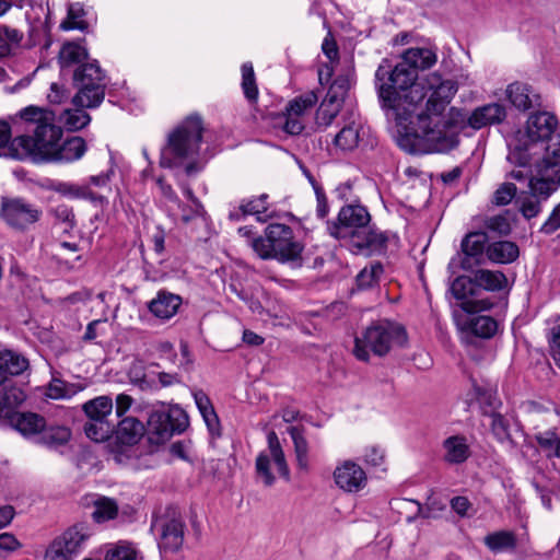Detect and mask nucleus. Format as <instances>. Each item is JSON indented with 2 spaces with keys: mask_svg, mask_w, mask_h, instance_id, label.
<instances>
[{
  "mask_svg": "<svg viewBox=\"0 0 560 560\" xmlns=\"http://www.w3.org/2000/svg\"><path fill=\"white\" fill-rule=\"evenodd\" d=\"M417 80L418 72L401 56L395 67L383 60L375 71L381 108L401 128V148L409 150L406 140L422 141L429 150L447 149L455 142L454 126L464 121L455 107L444 113L458 86L435 72Z\"/></svg>",
  "mask_w": 560,
  "mask_h": 560,
  "instance_id": "obj_1",
  "label": "nucleus"
},
{
  "mask_svg": "<svg viewBox=\"0 0 560 560\" xmlns=\"http://www.w3.org/2000/svg\"><path fill=\"white\" fill-rule=\"evenodd\" d=\"M557 125V118L551 113L532 114L525 127L518 129L510 139L508 161L525 165L540 153L541 156L534 163L536 168L547 160L551 163L557 161L551 156V150L560 147V133L556 132Z\"/></svg>",
  "mask_w": 560,
  "mask_h": 560,
  "instance_id": "obj_2",
  "label": "nucleus"
},
{
  "mask_svg": "<svg viewBox=\"0 0 560 560\" xmlns=\"http://www.w3.org/2000/svg\"><path fill=\"white\" fill-rule=\"evenodd\" d=\"M15 117L21 119L27 131H33V136L23 135L15 138V145H20L18 160L48 162L57 142L62 138L61 128L55 125V113L48 108L30 105L21 109Z\"/></svg>",
  "mask_w": 560,
  "mask_h": 560,
  "instance_id": "obj_3",
  "label": "nucleus"
},
{
  "mask_svg": "<svg viewBox=\"0 0 560 560\" xmlns=\"http://www.w3.org/2000/svg\"><path fill=\"white\" fill-rule=\"evenodd\" d=\"M203 126L198 116H188L167 136L161 150L160 166L164 168L184 167L187 175L199 171L198 156Z\"/></svg>",
  "mask_w": 560,
  "mask_h": 560,
  "instance_id": "obj_4",
  "label": "nucleus"
},
{
  "mask_svg": "<svg viewBox=\"0 0 560 560\" xmlns=\"http://www.w3.org/2000/svg\"><path fill=\"white\" fill-rule=\"evenodd\" d=\"M371 215L361 205H348L340 209L338 222L327 224L329 234L337 240L350 238L358 253L373 254L383 250L387 237L369 226Z\"/></svg>",
  "mask_w": 560,
  "mask_h": 560,
  "instance_id": "obj_5",
  "label": "nucleus"
},
{
  "mask_svg": "<svg viewBox=\"0 0 560 560\" xmlns=\"http://www.w3.org/2000/svg\"><path fill=\"white\" fill-rule=\"evenodd\" d=\"M407 342L408 335L401 324L382 319L372 323L355 336L353 354L358 360L368 362L372 354L385 357L406 347Z\"/></svg>",
  "mask_w": 560,
  "mask_h": 560,
  "instance_id": "obj_6",
  "label": "nucleus"
},
{
  "mask_svg": "<svg viewBox=\"0 0 560 560\" xmlns=\"http://www.w3.org/2000/svg\"><path fill=\"white\" fill-rule=\"evenodd\" d=\"M555 162L545 161V164L536 168V176L528 184L529 191L516 197V206L520 213L526 220L539 215L545 202L560 186V147L551 150Z\"/></svg>",
  "mask_w": 560,
  "mask_h": 560,
  "instance_id": "obj_7",
  "label": "nucleus"
},
{
  "mask_svg": "<svg viewBox=\"0 0 560 560\" xmlns=\"http://www.w3.org/2000/svg\"><path fill=\"white\" fill-rule=\"evenodd\" d=\"M250 247L261 259H275L279 262H301L304 245L294 236L291 226L271 223L265 234L257 236Z\"/></svg>",
  "mask_w": 560,
  "mask_h": 560,
  "instance_id": "obj_8",
  "label": "nucleus"
},
{
  "mask_svg": "<svg viewBox=\"0 0 560 560\" xmlns=\"http://www.w3.org/2000/svg\"><path fill=\"white\" fill-rule=\"evenodd\" d=\"M78 93L72 97V104L81 107H98L105 97V74L97 61L80 66L73 74Z\"/></svg>",
  "mask_w": 560,
  "mask_h": 560,
  "instance_id": "obj_9",
  "label": "nucleus"
},
{
  "mask_svg": "<svg viewBox=\"0 0 560 560\" xmlns=\"http://www.w3.org/2000/svg\"><path fill=\"white\" fill-rule=\"evenodd\" d=\"M188 425L186 412L178 406L153 410L148 419L149 432L160 443L168 440L174 433L183 432Z\"/></svg>",
  "mask_w": 560,
  "mask_h": 560,
  "instance_id": "obj_10",
  "label": "nucleus"
},
{
  "mask_svg": "<svg viewBox=\"0 0 560 560\" xmlns=\"http://www.w3.org/2000/svg\"><path fill=\"white\" fill-rule=\"evenodd\" d=\"M269 453L261 452L256 458L257 478L266 486L273 485L276 478L270 470L271 459L273 460L278 472L288 478L289 468L285 462L283 451L281 448L278 435L275 431H270L267 435Z\"/></svg>",
  "mask_w": 560,
  "mask_h": 560,
  "instance_id": "obj_11",
  "label": "nucleus"
},
{
  "mask_svg": "<svg viewBox=\"0 0 560 560\" xmlns=\"http://www.w3.org/2000/svg\"><path fill=\"white\" fill-rule=\"evenodd\" d=\"M42 210L22 198H3L1 218L12 229L24 231L42 218Z\"/></svg>",
  "mask_w": 560,
  "mask_h": 560,
  "instance_id": "obj_12",
  "label": "nucleus"
},
{
  "mask_svg": "<svg viewBox=\"0 0 560 560\" xmlns=\"http://www.w3.org/2000/svg\"><path fill=\"white\" fill-rule=\"evenodd\" d=\"M464 117V121L454 126L455 129V142L452 147L444 150H432L433 152H447L454 149L458 143V133L466 125L475 130H479L489 125H495L502 122L506 117V109L502 104L490 103L477 107L471 112L469 116L457 109Z\"/></svg>",
  "mask_w": 560,
  "mask_h": 560,
  "instance_id": "obj_13",
  "label": "nucleus"
},
{
  "mask_svg": "<svg viewBox=\"0 0 560 560\" xmlns=\"http://www.w3.org/2000/svg\"><path fill=\"white\" fill-rule=\"evenodd\" d=\"M336 486L348 493L361 491L368 482L363 468L353 460L346 459L337 464L332 472Z\"/></svg>",
  "mask_w": 560,
  "mask_h": 560,
  "instance_id": "obj_14",
  "label": "nucleus"
},
{
  "mask_svg": "<svg viewBox=\"0 0 560 560\" xmlns=\"http://www.w3.org/2000/svg\"><path fill=\"white\" fill-rule=\"evenodd\" d=\"M152 528L159 533V547L164 551L178 550L184 541V523L177 516H162Z\"/></svg>",
  "mask_w": 560,
  "mask_h": 560,
  "instance_id": "obj_15",
  "label": "nucleus"
},
{
  "mask_svg": "<svg viewBox=\"0 0 560 560\" xmlns=\"http://www.w3.org/2000/svg\"><path fill=\"white\" fill-rule=\"evenodd\" d=\"M475 281L472 277H457L452 285L451 291L454 298L460 301L462 308L467 313H477L491 308L492 303L488 300H474L471 299L475 292Z\"/></svg>",
  "mask_w": 560,
  "mask_h": 560,
  "instance_id": "obj_16",
  "label": "nucleus"
},
{
  "mask_svg": "<svg viewBox=\"0 0 560 560\" xmlns=\"http://www.w3.org/2000/svg\"><path fill=\"white\" fill-rule=\"evenodd\" d=\"M506 97L518 110H528L541 105L540 95L528 84L514 82L506 88Z\"/></svg>",
  "mask_w": 560,
  "mask_h": 560,
  "instance_id": "obj_17",
  "label": "nucleus"
},
{
  "mask_svg": "<svg viewBox=\"0 0 560 560\" xmlns=\"http://www.w3.org/2000/svg\"><path fill=\"white\" fill-rule=\"evenodd\" d=\"M9 424L24 436H33L40 433L45 427V419L34 412H11L5 416Z\"/></svg>",
  "mask_w": 560,
  "mask_h": 560,
  "instance_id": "obj_18",
  "label": "nucleus"
},
{
  "mask_svg": "<svg viewBox=\"0 0 560 560\" xmlns=\"http://www.w3.org/2000/svg\"><path fill=\"white\" fill-rule=\"evenodd\" d=\"M443 460L450 465H459L465 463L471 452L467 438L464 435H451L442 443Z\"/></svg>",
  "mask_w": 560,
  "mask_h": 560,
  "instance_id": "obj_19",
  "label": "nucleus"
},
{
  "mask_svg": "<svg viewBox=\"0 0 560 560\" xmlns=\"http://www.w3.org/2000/svg\"><path fill=\"white\" fill-rule=\"evenodd\" d=\"M86 152V143L81 137H71L57 142L51 159L48 162L71 163L80 160Z\"/></svg>",
  "mask_w": 560,
  "mask_h": 560,
  "instance_id": "obj_20",
  "label": "nucleus"
},
{
  "mask_svg": "<svg viewBox=\"0 0 560 560\" xmlns=\"http://www.w3.org/2000/svg\"><path fill=\"white\" fill-rule=\"evenodd\" d=\"M182 304V298L165 290L158 292L156 296L150 301L148 307L158 318L168 319L173 317Z\"/></svg>",
  "mask_w": 560,
  "mask_h": 560,
  "instance_id": "obj_21",
  "label": "nucleus"
},
{
  "mask_svg": "<svg viewBox=\"0 0 560 560\" xmlns=\"http://www.w3.org/2000/svg\"><path fill=\"white\" fill-rule=\"evenodd\" d=\"M364 133L363 124L360 120H352L335 136L334 144L342 151H351L359 145Z\"/></svg>",
  "mask_w": 560,
  "mask_h": 560,
  "instance_id": "obj_22",
  "label": "nucleus"
},
{
  "mask_svg": "<svg viewBox=\"0 0 560 560\" xmlns=\"http://www.w3.org/2000/svg\"><path fill=\"white\" fill-rule=\"evenodd\" d=\"M417 72L432 68L438 61L436 48L411 47L400 55Z\"/></svg>",
  "mask_w": 560,
  "mask_h": 560,
  "instance_id": "obj_23",
  "label": "nucleus"
},
{
  "mask_svg": "<svg viewBox=\"0 0 560 560\" xmlns=\"http://www.w3.org/2000/svg\"><path fill=\"white\" fill-rule=\"evenodd\" d=\"M90 537L86 525L77 524L68 528L61 536L56 539L73 558L81 551L84 542Z\"/></svg>",
  "mask_w": 560,
  "mask_h": 560,
  "instance_id": "obj_24",
  "label": "nucleus"
},
{
  "mask_svg": "<svg viewBox=\"0 0 560 560\" xmlns=\"http://www.w3.org/2000/svg\"><path fill=\"white\" fill-rule=\"evenodd\" d=\"M268 195L262 194L259 197H255L248 200H243L238 209L230 212L229 217L231 220L240 221L245 215H257V220L265 222L267 217H262L268 210Z\"/></svg>",
  "mask_w": 560,
  "mask_h": 560,
  "instance_id": "obj_25",
  "label": "nucleus"
},
{
  "mask_svg": "<svg viewBox=\"0 0 560 560\" xmlns=\"http://www.w3.org/2000/svg\"><path fill=\"white\" fill-rule=\"evenodd\" d=\"M144 434V425L133 417L124 418L117 425L116 439L120 444L135 445Z\"/></svg>",
  "mask_w": 560,
  "mask_h": 560,
  "instance_id": "obj_26",
  "label": "nucleus"
},
{
  "mask_svg": "<svg viewBox=\"0 0 560 560\" xmlns=\"http://www.w3.org/2000/svg\"><path fill=\"white\" fill-rule=\"evenodd\" d=\"M487 241L488 237L486 233L482 232H474L466 235L462 242V249L466 256L463 261V268H468L470 266L469 258L476 259L477 262L480 261L479 258H481L485 250H487Z\"/></svg>",
  "mask_w": 560,
  "mask_h": 560,
  "instance_id": "obj_27",
  "label": "nucleus"
},
{
  "mask_svg": "<svg viewBox=\"0 0 560 560\" xmlns=\"http://www.w3.org/2000/svg\"><path fill=\"white\" fill-rule=\"evenodd\" d=\"M28 368V361L25 357L11 351H0V377L3 382L8 376L22 374Z\"/></svg>",
  "mask_w": 560,
  "mask_h": 560,
  "instance_id": "obj_28",
  "label": "nucleus"
},
{
  "mask_svg": "<svg viewBox=\"0 0 560 560\" xmlns=\"http://www.w3.org/2000/svg\"><path fill=\"white\" fill-rule=\"evenodd\" d=\"M487 257L497 264H510L518 257V247L509 241H499L490 244L486 250Z\"/></svg>",
  "mask_w": 560,
  "mask_h": 560,
  "instance_id": "obj_29",
  "label": "nucleus"
},
{
  "mask_svg": "<svg viewBox=\"0 0 560 560\" xmlns=\"http://www.w3.org/2000/svg\"><path fill=\"white\" fill-rule=\"evenodd\" d=\"M342 105L343 102L337 100L336 96H329L326 94L316 110L315 122L317 127L323 129L329 127L339 115Z\"/></svg>",
  "mask_w": 560,
  "mask_h": 560,
  "instance_id": "obj_30",
  "label": "nucleus"
},
{
  "mask_svg": "<svg viewBox=\"0 0 560 560\" xmlns=\"http://www.w3.org/2000/svg\"><path fill=\"white\" fill-rule=\"evenodd\" d=\"M474 281L476 287L487 291H500L508 284V279L503 272L487 269H479L475 271Z\"/></svg>",
  "mask_w": 560,
  "mask_h": 560,
  "instance_id": "obj_31",
  "label": "nucleus"
},
{
  "mask_svg": "<svg viewBox=\"0 0 560 560\" xmlns=\"http://www.w3.org/2000/svg\"><path fill=\"white\" fill-rule=\"evenodd\" d=\"M463 329L480 338H491L497 329V322L490 316H472L465 324Z\"/></svg>",
  "mask_w": 560,
  "mask_h": 560,
  "instance_id": "obj_32",
  "label": "nucleus"
},
{
  "mask_svg": "<svg viewBox=\"0 0 560 560\" xmlns=\"http://www.w3.org/2000/svg\"><path fill=\"white\" fill-rule=\"evenodd\" d=\"M83 410L88 420L109 421L108 417L113 411V400L108 396H98L86 401L83 405Z\"/></svg>",
  "mask_w": 560,
  "mask_h": 560,
  "instance_id": "obj_33",
  "label": "nucleus"
},
{
  "mask_svg": "<svg viewBox=\"0 0 560 560\" xmlns=\"http://www.w3.org/2000/svg\"><path fill=\"white\" fill-rule=\"evenodd\" d=\"M483 542L494 553L513 551L516 548V536L509 530H499L488 534Z\"/></svg>",
  "mask_w": 560,
  "mask_h": 560,
  "instance_id": "obj_34",
  "label": "nucleus"
},
{
  "mask_svg": "<svg viewBox=\"0 0 560 560\" xmlns=\"http://www.w3.org/2000/svg\"><path fill=\"white\" fill-rule=\"evenodd\" d=\"M73 106L74 108L65 109L58 117L59 122L70 131L80 130L91 121V116L84 110L85 107Z\"/></svg>",
  "mask_w": 560,
  "mask_h": 560,
  "instance_id": "obj_35",
  "label": "nucleus"
},
{
  "mask_svg": "<svg viewBox=\"0 0 560 560\" xmlns=\"http://www.w3.org/2000/svg\"><path fill=\"white\" fill-rule=\"evenodd\" d=\"M56 190L67 197L77 199H88L93 202H103L104 197L96 191H93L89 185H75L69 183H59Z\"/></svg>",
  "mask_w": 560,
  "mask_h": 560,
  "instance_id": "obj_36",
  "label": "nucleus"
},
{
  "mask_svg": "<svg viewBox=\"0 0 560 560\" xmlns=\"http://www.w3.org/2000/svg\"><path fill=\"white\" fill-rule=\"evenodd\" d=\"M3 383V377H0V417L7 416L10 410L25 400V395L21 389L8 387Z\"/></svg>",
  "mask_w": 560,
  "mask_h": 560,
  "instance_id": "obj_37",
  "label": "nucleus"
},
{
  "mask_svg": "<svg viewBox=\"0 0 560 560\" xmlns=\"http://www.w3.org/2000/svg\"><path fill=\"white\" fill-rule=\"evenodd\" d=\"M118 514V505L114 499L100 497L94 501L93 518L97 523L113 520Z\"/></svg>",
  "mask_w": 560,
  "mask_h": 560,
  "instance_id": "obj_38",
  "label": "nucleus"
},
{
  "mask_svg": "<svg viewBox=\"0 0 560 560\" xmlns=\"http://www.w3.org/2000/svg\"><path fill=\"white\" fill-rule=\"evenodd\" d=\"M289 434L292 438L294 450L296 454L298 466L301 469L308 468V444L306 439L303 435L302 429L298 427H291L288 430Z\"/></svg>",
  "mask_w": 560,
  "mask_h": 560,
  "instance_id": "obj_39",
  "label": "nucleus"
},
{
  "mask_svg": "<svg viewBox=\"0 0 560 560\" xmlns=\"http://www.w3.org/2000/svg\"><path fill=\"white\" fill-rule=\"evenodd\" d=\"M70 436L71 432L66 427H45V429L40 432L39 441L48 447H56L66 444Z\"/></svg>",
  "mask_w": 560,
  "mask_h": 560,
  "instance_id": "obj_40",
  "label": "nucleus"
},
{
  "mask_svg": "<svg viewBox=\"0 0 560 560\" xmlns=\"http://www.w3.org/2000/svg\"><path fill=\"white\" fill-rule=\"evenodd\" d=\"M317 100V95L314 92H307L290 101L285 107V112L290 113L292 116L295 115L305 119V115L314 107Z\"/></svg>",
  "mask_w": 560,
  "mask_h": 560,
  "instance_id": "obj_41",
  "label": "nucleus"
},
{
  "mask_svg": "<svg viewBox=\"0 0 560 560\" xmlns=\"http://www.w3.org/2000/svg\"><path fill=\"white\" fill-rule=\"evenodd\" d=\"M20 145H15V138H11V126L5 120H0V158L18 160Z\"/></svg>",
  "mask_w": 560,
  "mask_h": 560,
  "instance_id": "obj_42",
  "label": "nucleus"
},
{
  "mask_svg": "<svg viewBox=\"0 0 560 560\" xmlns=\"http://www.w3.org/2000/svg\"><path fill=\"white\" fill-rule=\"evenodd\" d=\"M84 432L92 441L103 442L114 432V424L109 421L88 420L84 424Z\"/></svg>",
  "mask_w": 560,
  "mask_h": 560,
  "instance_id": "obj_43",
  "label": "nucleus"
},
{
  "mask_svg": "<svg viewBox=\"0 0 560 560\" xmlns=\"http://www.w3.org/2000/svg\"><path fill=\"white\" fill-rule=\"evenodd\" d=\"M88 57V51L84 47L75 43L65 44L59 52V63L61 67H70L74 63L81 62Z\"/></svg>",
  "mask_w": 560,
  "mask_h": 560,
  "instance_id": "obj_44",
  "label": "nucleus"
},
{
  "mask_svg": "<svg viewBox=\"0 0 560 560\" xmlns=\"http://www.w3.org/2000/svg\"><path fill=\"white\" fill-rule=\"evenodd\" d=\"M241 71L243 93L250 103L256 102L258 98V88L252 62L243 63Z\"/></svg>",
  "mask_w": 560,
  "mask_h": 560,
  "instance_id": "obj_45",
  "label": "nucleus"
},
{
  "mask_svg": "<svg viewBox=\"0 0 560 560\" xmlns=\"http://www.w3.org/2000/svg\"><path fill=\"white\" fill-rule=\"evenodd\" d=\"M383 266L380 262H372L364 267L357 276V284L359 289L373 288L383 275Z\"/></svg>",
  "mask_w": 560,
  "mask_h": 560,
  "instance_id": "obj_46",
  "label": "nucleus"
},
{
  "mask_svg": "<svg viewBox=\"0 0 560 560\" xmlns=\"http://www.w3.org/2000/svg\"><path fill=\"white\" fill-rule=\"evenodd\" d=\"M84 15V10L82 4L80 3H71L68 8V16L65 20L60 27L65 31L69 30H84L86 27V23L81 20Z\"/></svg>",
  "mask_w": 560,
  "mask_h": 560,
  "instance_id": "obj_47",
  "label": "nucleus"
},
{
  "mask_svg": "<svg viewBox=\"0 0 560 560\" xmlns=\"http://www.w3.org/2000/svg\"><path fill=\"white\" fill-rule=\"evenodd\" d=\"M105 560H143L136 548L127 542H120L106 552Z\"/></svg>",
  "mask_w": 560,
  "mask_h": 560,
  "instance_id": "obj_48",
  "label": "nucleus"
},
{
  "mask_svg": "<svg viewBox=\"0 0 560 560\" xmlns=\"http://www.w3.org/2000/svg\"><path fill=\"white\" fill-rule=\"evenodd\" d=\"M538 444L550 453L548 456H556L560 458V438L556 431H545L536 435Z\"/></svg>",
  "mask_w": 560,
  "mask_h": 560,
  "instance_id": "obj_49",
  "label": "nucleus"
},
{
  "mask_svg": "<svg viewBox=\"0 0 560 560\" xmlns=\"http://www.w3.org/2000/svg\"><path fill=\"white\" fill-rule=\"evenodd\" d=\"M22 37V33L15 28H10L8 26L0 27V57L9 55L11 45H18Z\"/></svg>",
  "mask_w": 560,
  "mask_h": 560,
  "instance_id": "obj_50",
  "label": "nucleus"
},
{
  "mask_svg": "<svg viewBox=\"0 0 560 560\" xmlns=\"http://www.w3.org/2000/svg\"><path fill=\"white\" fill-rule=\"evenodd\" d=\"M516 187L512 183H503L494 191L492 202L497 206H506L516 197Z\"/></svg>",
  "mask_w": 560,
  "mask_h": 560,
  "instance_id": "obj_51",
  "label": "nucleus"
},
{
  "mask_svg": "<svg viewBox=\"0 0 560 560\" xmlns=\"http://www.w3.org/2000/svg\"><path fill=\"white\" fill-rule=\"evenodd\" d=\"M351 86L349 75H338L327 91V95L336 96L337 100L345 102L347 93Z\"/></svg>",
  "mask_w": 560,
  "mask_h": 560,
  "instance_id": "obj_52",
  "label": "nucleus"
},
{
  "mask_svg": "<svg viewBox=\"0 0 560 560\" xmlns=\"http://www.w3.org/2000/svg\"><path fill=\"white\" fill-rule=\"evenodd\" d=\"M56 220L66 224L65 231L73 229L75 224V217L71 207L67 205H58L51 210Z\"/></svg>",
  "mask_w": 560,
  "mask_h": 560,
  "instance_id": "obj_53",
  "label": "nucleus"
},
{
  "mask_svg": "<svg viewBox=\"0 0 560 560\" xmlns=\"http://www.w3.org/2000/svg\"><path fill=\"white\" fill-rule=\"evenodd\" d=\"M183 192L186 196V198L192 203L191 213H184L182 215V221L185 223L190 222L195 218L199 217L203 212V207L201 202L198 200V198L194 195L191 188L184 186Z\"/></svg>",
  "mask_w": 560,
  "mask_h": 560,
  "instance_id": "obj_54",
  "label": "nucleus"
},
{
  "mask_svg": "<svg viewBox=\"0 0 560 560\" xmlns=\"http://www.w3.org/2000/svg\"><path fill=\"white\" fill-rule=\"evenodd\" d=\"M491 429L494 436L500 441L504 442L509 440V424L508 421L499 413L491 416Z\"/></svg>",
  "mask_w": 560,
  "mask_h": 560,
  "instance_id": "obj_55",
  "label": "nucleus"
},
{
  "mask_svg": "<svg viewBox=\"0 0 560 560\" xmlns=\"http://www.w3.org/2000/svg\"><path fill=\"white\" fill-rule=\"evenodd\" d=\"M44 560H73V557L54 539L45 551Z\"/></svg>",
  "mask_w": 560,
  "mask_h": 560,
  "instance_id": "obj_56",
  "label": "nucleus"
},
{
  "mask_svg": "<svg viewBox=\"0 0 560 560\" xmlns=\"http://www.w3.org/2000/svg\"><path fill=\"white\" fill-rule=\"evenodd\" d=\"M363 460L372 467H382L385 463V452L378 446H369L364 451Z\"/></svg>",
  "mask_w": 560,
  "mask_h": 560,
  "instance_id": "obj_57",
  "label": "nucleus"
},
{
  "mask_svg": "<svg viewBox=\"0 0 560 560\" xmlns=\"http://www.w3.org/2000/svg\"><path fill=\"white\" fill-rule=\"evenodd\" d=\"M550 354L558 368H560V323L555 325L549 332Z\"/></svg>",
  "mask_w": 560,
  "mask_h": 560,
  "instance_id": "obj_58",
  "label": "nucleus"
},
{
  "mask_svg": "<svg viewBox=\"0 0 560 560\" xmlns=\"http://www.w3.org/2000/svg\"><path fill=\"white\" fill-rule=\"evenodd\" d=\"M486 226L490 231L501 235H508L511 231V224L504 215H493L486 221Z\"/></svg>",
  "mask_w": 560,
  "mask_h": 560,
  "instance_id": "obj_59",
  "label": "nucleus"
},
{
  "mask_svg": "<svg viewBox=\"0 0 560 560\" xmlns=\"http://www.w3.org/2000/svg\"><path fill=\"white\" fill-rule=\"evenodd\" d=\"M560 229V202L552 209L548 219L540 226V232L550 235Z\"/></svg>",
  "mask_w": 560,
  "mask_h": 560,
  "instance_id": "obj_60",
  "label": "nucleus"
},
{
  "mask_svg": "<svg viewBox=\"0 0 560 560\" xmlns=\"http://www.w3.org/2000/svg\"><path fill=\"white\" fill-rule=\"evenodd\" d=\"M305 119L300 116H292L285 112L283 130L289 135H300L304 129Z\"/></svg>",
  "mask_w": 560,
  "mask_h": 560,
  "instance_id": "obj_61",
  "label": "nucleus"
},
{
  "mask_svg": "<svg viewBox=\"0 0 560 560\" xmlns=\"http://www.w3.org/2000/svg\"><path fill=\"white\" fill-rule=\"evenodd\" d=\"M70 93L69 91L58 83H51L49 93L47 94V100L50 104L60 105L69 100Z\"/></svg>",
  "mask_w": 560,
  "mask_h": 560,
  "instance_id": "obj_62",
  "label": "nucleus"
},
{
  "mask_svg": "<svg viewBox=\"0 0 560 560\" xmlns=\"http://www.w3.org/2000/svg\"><path fill=\"white\" fill-rule=\"evenodd\" d=\"M512 164L518 168L512 170L509 173L510 178L518 180V182L528 179V182H529L532 177L536 176V173L533 174V171L530 168L533 165V159L529 161L528 164H525V165H520L516 163H512Z\"/></svg>",
  "mask_w": 560,
  "mask_h": 560,
  "instance_id": "obj_63",
  "label": "nucleus"
},
{
  "mask_svg": "<svg viewBox=\"0 0 560 560\" xmlns=\"http://www.w3.org/2000/svg\"><path fill=\"white\" fill-rule=\"evenodd\" d=\"M22 547L19 539L11 533L0 534V549L7 552H13Z\"/></svg>",
  "mask_w": 560,
  "mask_h": 560,
  "instance_id": "obj_64",
  "label": "nucleus"
}]
</instances>
